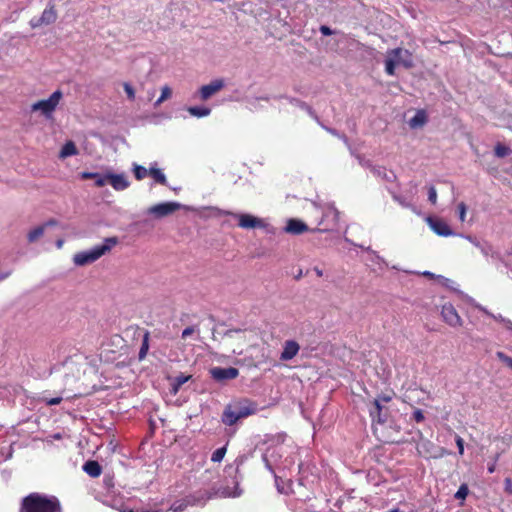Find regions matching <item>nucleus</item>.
I'll list each match as a JSON object with an SVG mask.
<instances>
[{
	"label": "nucleus",
	"mask_w": 512,
	"mask_h": 512,
	"mask_svg": "<svg viewBox=\"0 0 512 512\" xmlns=\"http://www.w3.org/2000/svg\"><path fill=\"white\" fill-rule=\"evenodd\" d=\"M183 206L178 202H162L148 208L147 213L157 219L173 214Z\"/></svg>",
	"instance_id": "nucleus-11"
},
{
	"label": "nucleus",
	"mask_w": 512,
	"mask_h": 512,
	"mask_svg": "<svg viewBox=\"0 0 512 512\" xmlns=\"http://www.w3.org/2000/svg\"><path fill=\"white\" fill-rule=\"evenodd\" d=\"M427 122V115L424 110H418L416 114L409 120L408 124L410 128L417 129L421 128Z\"/></svg>",
	"instance_id": "nucleus-20"
},
{
	"label": "nucleus",
	"mask_w": 512,
	"mask_h": 512,
	"mask_svg": "<svg viewBox=\"0 0 512 512\" xmlns=\"http://www.w3.org/2000/svg\"><path fill=\"white\" fill-rule=\"evenodd\" d=\"M437 279L439 280V282L442 285H444V286H446L448 288H451V289H456L455 288V284L456 283L454 281H452V280H450V279H448V278H446L444 276H441V275L437 276Z\"/></svg>",
	"instance_id": "nucleus-40"
},
{
	"label": "nucleus",
	"mask_w": 512,
	"mask_h": 512,
	"mask_svg": "<svg viewBox=\"0 0 512 512\" xmlns=\"http://www.w3.org/2000/svg\"><path fill=\"white\" fill-rule=\"evenodd\" d=\"M77 152L78 151H77V148H76L74 142L68 141L62 147L59 156H60V158L64 159L66 157L76 155Z\"/></svg>",
	"instance_id": "nucleus-25"
},
{
	"label": "nucleus",
	"mask_w": 512,
	"mask_h": 512,
	"mask_svg": "<svg viewBox=\"0 0 512 512\" xmlns=\"http://www.w3.org/2000/svg\"><path fill=\"white\" fill-rule=\"evenodd\" d=\"M123 87H124V91L127 94V97L130 100H133L135 98V91H134L133 87L129 83H124Z\"/></svg>",
	"instance_id": "nucleus-43"
},
{
	"label": "nucleus",
	"mask_w": 512,
	"mask_h": 512,
	"mask_svg": "<svg viewBox=\"0 0 512 512\" xmlns=\"http://www.w3.org/2000/svg\"><path fill=\"white\" fill-rule=\"evenodd\" d=\"M118 240L115 237L106 238L103 243L93 246L92 248L76 253L73 256V262L76 266H85L97 261L103 255L108 253Z\"/></svg>",
	"instance_id": "nucleus-4"
},
{
	"label": "nucleus",
	"mask_w": 512,
	"mask_h": 512,
	"mask_svg": "<svg viewBox=\"0 0 512 512\" xmlns=\"http://www.w3.org/2000/svg\"><path fill=\"white\" fill-rule=\"evenodd\" d=\"M43 401L48 406H54V405H58L62 401V397L45 398V399H43Z\"/></svg>",
	"instance_id": "nucleus-45"
},
{
	"label": "nucleus",
	"mask_w": 512,
	"mask_h": 512,
	"mask_svg": "<svg viewBox=\"0 0 512 512\" xmlns=\"http://www.w3.org/2000/svg\"><path fill=\"white\" fill-rule=\"evenodd\" d=\"M314 272L316 273V275H317L318 277L323 276V271H322L320 268H318V267H315V268H314Z\"/></svg>",
	"instance_id": "nucleus-58"
},
{
	"label": "nucleus",
	"mask_w": 512,
	"mask_h": 512,
	"mask_svg": "<svg viewBox=\"0 0 512 512\" xmlns=\"http://www.w3.org/2000/svg\"><path fill=\"white\" fill-rule=\"evenodd\" d=\"M320 32L324 36H329V35H331L333 33L332 30L328 26H325V25H322L320 27Z\"/></svg>",
	"instance_id": "nucleus-51"
},
{
	"label": "nucleus",
	"mask_w": 512,
	"mask_h": 512,
	"mask_svg": "<svg viewBox=\"0 0 512 512\" xmlns=\"http://www.w3.org/2000/svg\"><path fill=\"white\" fill-rule=\"evenodd\" d=\"M437 279L439 280V282L442 285H444V286H446L448 288H451V289H456L455 288V284L456 283L454 281H452V280H450V279H448V278H446L444 276H441V275L437 276Z\"/></svg>",
	"instance_id": "nucleus-41"
},
{
	"label": "nucleus",
	"mask_w": 512,
	"mask_h": 512,
	"mask_svg": "<svg viewBox=\"0 0 512 512\" xmlns=\"http://www.w3.org/2000/svg\"><path fill=\"white\" fill-rule=\"evenodd\" d=\"M510 153H511L510 148L505 145L498 144L495 147V154L498 157H505V156L509 155Z\"/></svg>",
	"instance_id": "nucleus-35"
},
{
	"label": "nucleus",
	"mask_w": 512,
	"mask_h": 512,
	"mask_svg": "<svg viewBox=\"0 0 512 512\" xmlns=\"http://www.w3.org/2000/svg\"><path fill=\"white\" fill-rule=\"evenodd\" d=\"M425 221L430 229L438 236L449 237L455 235L447 222L441 218L428 216Z\"/></svg>",
	"instance_id": "nucleus-13"
},
{
	"label": "nucleus",
	"mask_w": 512,
	"mask_h": 512,
	"mask_svg": "<svg viewBox=\"0 0 512 512\" xmlns=\"http://www.w3.org/2000/svg\"><path fill=\"white\" fill-rule=\"evenodd\" d=\"M83 470L91 477H98L101 474V466L97 461H87L83 465Z\"/></svg>",
	"instance_id": "nucleus-23"
},
{
	"label": "nucleus",
	"mask_w": 512,
	"mask_h": 512,
	"mask_svg": "<svg viewBox=\"0 0 512 512\" xmlns=\"http://www.w3.org/2000/svg\"><path fill=\"white\" fill-rule=\"evenodd\" d=\"M365 250L369 253V261H371L374 265H377L379 269L388 267V263L375 251L371 250L369 247L365 248Z\"/></svg>",
	"instance_id": "nucleus-24"
},
{
	"label": "nucleus",
	"mask_w": 512,
	"mask_h": 512,
	"mask_svg": "<svg viewBox=\"0 0 512 512\" xmlns=\"http://www.w3.org/2000/svg\"><path fill=\"white\" fill-rule=\"evenodd\" d=\"M57 19V11L54 4L49 3L40 16V22L44 25L53 24Z\"/></svg>",
	"instance_id": "nucleus-19"
},
{
	"label": "nucleus",
	"mask_w": 512,
	"mask_h": 512,
	"mask_svg": "<svg viewBox=\"0 0 512 512\" xmlns=\"http://www.w3.org/2000/svg\"><path fill=\"white\" fill-rule=\"evenodd\" d=\"M53 440H60L62 439V434L60 433H55L53 435L50 436Z\"/></svg>",
	"instance_id": "nucleus-57"
},
{
	"label": "nucleus",
	"mask_w": 512,
	"mask_h": 512,
	"mask_svg": "<svg viewBox=\"0 0 512 512\" xmlns=\"http://www.w3.org/2000/svg\"><path fill=\"white\" fill-rule=\"evenodd\" d=\"M383 405L380 400L375 399L373 402V408L370 409V416L373 421H377L378 423L386 422L387 415L383 413Z\"/></svg>",
	"instance_id": "nucleus-18"
},
{
	"label": "nucleus",
	"mask_w": 512,
	"mask_h": 512,
	"mask_svg": "<svg viewBox=\"0 0 512 512\" xmlns=\"http://www.w3.org/2000/svg\"><path fill=\"white\" fill-rule=\"evenodd\" d=\"M326 130H327L329 133H331L332 135H335V136L340 137V136H339V134H338L335 130H333V129H329V128H326Z\"/></svg>",
	"instance_id": "nucleus-60"
},
{
	"label": "nucleus",
	"mask_w": 512,
	"mask_h": 512,
	"mask_svg": "<svg viewBox=\"0 0 512 512\" xmlns=\"http://www.w3.org/2000/svg\"><path fill=\"white\" fill-rule=\"evenodd\" d=\"M225 454H226V447L225 446L220 447L213 452V454L211 456V460L213 462H221L223 460Z\"/></svg>",
	"instance_id": "nucleus-32"
},
{
	"label": "nucleus",
	"mask_w": 512,
	"mask_h": 512,
	"mask_svg": "<svg viewBox=\"0 0 512 512\" xmlns=\"http://www.w3.org/2000/svg\"><path fill=\"white\" fill-rule=\"evenodd\" d=\"M187 507V503L184 500L175 501L171 504L170 510L172 512H182Z\"/></svg>",
	"instance_id": "nucleus-36"
},
{
	"label": "nucleus",
	"mask_w": 512,
	"mask_h": 512,
	"mask_svg": "<svg viewBox=\"0 0 512 512\" xmlns=\"http://www.w3.org/2000/svg\"><path fill=\"white\" fill-rule=\"evenodd\" d=\"M455 442H456V445L458 447L459 454L463 455V453H464V440L459 435H456L455 436Z\"/></svg>",
	"instance_id": "nucleus-44"
},
{
	"label": "nucleus",
	"mask_w": 512,
	"mask_h": 512,
	"mask_svg": "<svg viewBox=\"0 0 512 512\" xmlns=\"http://www.w3.org/2000/svg\"><path fill=\"white\" fill-rule=\"evenodd\" d=\"M285 439V435L274 437L262 456L266 468L274 474L276 481L279 477L278 473L290 470L295 463L293 455L296 448L286 444Z\"/></svg>",
	"instance_id": "nucleus-1"
},
{
	"label": "nucleus",
	"mask_w": 512,
	"mask_h": 512,
	"mask_svg": "<svg viewBox=\"0 0 512 512\" xmlns=\"http://www.w3.org/2000/svg\"><path fill=\"white\" fill-rule=\"evenodd\" d=\"M397 66H403L405 68H411L413 66V57L408 50L395 48L387 52L385 60L386 73L391 76L394 75Z\"/></svg>",
	"instance_id": "nucleus-6"
},
{
	"label": "nucleus",
	"mask_w": 512,
	"mask_h": 512,
	"mask_svg": "<svg viewBox=\"0 0 512 512\" xmlns=\"http://www.w3.org/2000/svg\"><path fill=\"white\" fill-rule=\"evenodd\" d=\"M441 316H442L444 322L447 323L451 327H460L463 323L457 310L450 303H446L442 306Z\"/></svg>",
	"instance_id": "nucleus-14"
},
{
	"label": "nucleus",
	"mask_w": 512,
	"mask_h": 512,
	"mask_svg": "<svg viewBox=\"0 0 512 512\" xmlns=\"http://www.w3.org/2000/svg\"><path fill=\"white\" fill-rule=\"evenodd\" d=\"M480 311H482L483 313L491 316L492 318H494L495 320L497 321H504L503 317L501 315H498V316H495V315H492L491 313H489L486 308H484L483 306L481 305H477L476 306Z\"/></svg>",
	"instance_id": "nucleus-46"
},
{
	"label": "nucleus",
	"mask_w": 512,
	"mask_h": 512,
	"mask_svg": "<svg viewBox=\"0 0 512 512\" xmlns=\"http://www.w3.org/2000/svg\"><path fill=\"white\" fill-rule=\"evenodd\" d=\"M190 376L179 375L174 379L173 391L177 393L178 389L189 380Z\"/></svg>",
	"instance_id": "nucleus-33"
},
{
	"label": "nucleus",
	"mask_w": 512,
	"mask_h": 512,
	"mask_svg": "<svg viewBox=\"0 0 512 512\" xmlns=\"http://www.w3.org/2000/svg\"><path fill=\"white\" fill-rule=\"evenodd\" d=\"M300 346L294 340H287L283 344V350L280 355L282 361H289L293 359L299 352Z\"/></svg>",
	"instance_id": "nucleus-16"
},
{
	"label": "nucleus",
	"mask_w": 512,
	"mask_h": 512,
	"mask_svg": "<svg viewBox=\"0 0 512 512\" xmlns=\"http://www.w3.org/2000/svg\"><path fill=\"white\" fill-rule=\"evenodd\" d=\"M225 473L231 477V485L227 482L220 488V493L224 497L236 498L242 494L239 487L240 479L238 477V466L229 465L225 469Z\"/></svg>",
	"instance_id": "nucleus-10"
},
{
	"label": "nucleus",
	"mask_w": 512,
	"mask_h": 512,
	"mask_svg": "<svg viewBox=\"0 0 512 512\" xmlns=\"http://www.w3.org/2000/svg\"><path fill=\"white\" fill-rule=\"evenodd\" d=\"M465 239H467L469 242H471L474 246H476L478 249L483 245V242L478 241L476 238L472 236H464Z\"/></svg>",
	"instance_id": "nucleus-48"
},
{
	"label": "nucleus",
	"mask_w": 512,
	"mask_h": 512,
	"mask_svg": "<svg viewBox=\"0 0 512 512\" xmlns=\"http://www.w3.org/2000/svg\"><path fill=\"white\" fill-rule=\"evenodd\" d=\"M496 357L501 361L503 362L507 367H509L510 369H512V357L506 355L504 352L502 351H498L496 352Z\"/></svg>",
	"instance_id": "nucleus-34"
},
{
	"label": "nucleus",
	"mask_w": 512,
	"mask_h": 512,
	"mask_svg": "<svg viewBox=\"0 0 512 512\" xmlns=\"http://www.w3.org/2000/svg\"><path fill=\"white\" fill-rule=\"evenodd\" d=\"M30 26L32 28H38V27H41L43 26L44 24L40 22V17L39 18H32L29 22Z\"/></svg>",
	"instance_id": "nucleus-49"
},
{
	"label": "nucleus",
	"mask_w": 512,
	"mask_h": 512,
	"mask_svg": "<svg viewBox=\"0 0 512 512\" xmlns=\"http://www.w3.org/2000/svg\"><path fill=\"white\" fill-rule=\"evenodd\" d=\"M133 173L137 180H143L147 175H149V169H146L144 166L134 163Z\"/></svg>",
	"instance_id": "nucleus-29"
},
{
	"label": "nucleus",
	"mask_w": 512,
	"mask_h": 512,
	"mask_svg": "<svg viewBox=\"0 0 512 512\" xmlns=\"http://www.w3.org/2000/svg\"><path fill=\"white\" fill-rule=\"evenodd\" d=\"M422 275H424V276H426V277H430V278H436V279H437V276H438V275H435V274H433V273H431V272H429V271H424V272L422 273Z\"/></svg>",
	"instance_id": "nucleus-56"
},
{
	"label": "nucleus",
	"mask_w": 512,
	"mask_h": 512,
	"mask_svg": "<svg viewBox=\"0 0 512 512\" xmlns=\"http://www.w3.org/2000/svg\"><path fill=\"white\" fill-rule=\"evenodd\" d=\"M229 214L238 219V226L243 229H255L260 228L265 230L267 233L274 234L275 228L270 225L266 219L253 216L251 214H237L225 211H219V215Z\"/></svg>",
	"instance_id": "nucleus-8"
},
{
	"label": "nucleus",
	"mask_w": 512,
	"mask_h": 512,
	"mask_svg": "<svg viewBox=\"0 0 512 512\" xmlns=\"http://www.w3.org/2000/svg\"><path fill=\"white\" fill-rule=\"evenodd\" d=\"M62 98L63 93L60 90H56L49 98L33 103L31 110L33 112L39 111L46 119H52L53 112L56 110Z\"/></svg>",
	"instance_id": "nucleus-9"
},
{
	"label": "nucleus",
	"mask_w": 512,
	"mask_h": 512,
	"mask_svg": "<svg viewBox=\"0 0 512 512\" xmlns=\"http://www.w3.org/2000/svg\"><path fill=\"white\" fill-rule=\"evenodd\" d=\"M468 493H469V489H468L467 485L462 484L459 487V489L457 490V492L455 493V498L464 500L467 497Z\"/></svg>",
	"instance_id": "nucleus-37"
},
{
	"label": "nucleus",
	"mask_w": 512,
	"mask_h": 512,
	"mask_svg": "<svg viewBox=\"0 0 512 512\" xmlns=\"http://www.w3.org/2000/svg\"><path fill=\"white\" fill-rule=\"evenodd\" d=\"M149 350V333L145 332L142 339V344L139 350V360H143Z\"/></svg>",
	"instance_id": "nucleus-28"
},
{
	"label": "nucleus",
	"mask_w": 512,
	"mask_h": 512,
	"mask_svg": "<svg viewBox=\"0 0 512 512\" xmlns=\"http://www.w3.org/2000/svg\"><path fill=\"white\" fill-rule=\"evenodd\" d=\"M210 374L214 380L218 382H223L226 380L235 379L239 375V370L234 367H213L212 369H210Z\"/></svg>",
	"instance_id": "nucleus-15"
},
{
	"label": "nucleus",
	"mask_w": 512,
	"mask_h": 512,
	"mask_svg": "<svg viewBox=\"0 0 512 512\" xmlns=\"http://www.w3.org/2000/svg\"><path fill=\"white\" fill-rule=\"evenodd\" d=\"M195 332L194 328L193 327H186L183 331H182V338L185 339L187 337H189L190 335H192L193 333Z\"/></svg>",
	"instance_id": "nucleus-50"
},
{
	"label": "nucleus",
	"mask_w": 512,
	"mask_h": 512,
	"mask_svg": "<svg viewBox=\"0 0 512 512\" xmlns=\"http://www.w3.org/2000/svg\"><path fill=\"white\" fill-rule=\"evenodd\" d=\"M81 178H97V187H103L104 185L109 183L116 191H123L130 186V181L128 180L127 176L123 173H107L106 175H101L99 173L94 172H82Z\"/></svg>",
	"instance_id": "nucleus-5"
},
{
	"label": "nucleus",
	"mask_w": 512,
	"mask_h": 512,
	"mask_svg": "<svg viewBox=\"0 0 512 512\" xmlns=\"http://www.w3.org/2000/svg\"><path fill=\"white\" fill-rule=\"evenodd\" d=\"M11 274V271L10 270H7V271H0V281L8 278Z\"/></svg>",
	"instance_id": "nucleus-54"
},
{
	"label": "nucleus",
	"mask_w": 512,
	"mask_h": 512,
	"mask_svg": "<svg viewBox=\"0 0 512 512\" xmlns=\"http://www.w3.org/2000/svg\"><path fill=\"white\" fill-rule=\"evenodd\" d=\"M172 95V90L169 86L165 85L161 88V95L160 97L155 101L154 106L158 107L161 105L165 100L169 99Z\"/></svg>",
	"instance_id": "nucleus-27"
},
{
	"label": "nucleus",
	"mask_w": 512,
	"mask_h": 512,
	"mask_svg": "<svg viewBox=\"0 0 512 512\" xmlns=\"http://www.w3.org/2000/svg\"><path fill=\"white\" fill-rule=\"evenodd\" d=\"M93 179H94V181H95V183H96V182H97V178H93Z\"/></svg>",
	"instance_id": "nucleus-63"
},
{
	"label": "nucleus",
	"mask_w": 512,
	"mask_h": 512,
	"mask_svg": "<svg viewBox=\"0 0 512 512\" xmlns=\"http://www.w3.org/2000/svg\"><path fill=\"white\" fill-rule=\"evenodd\" d=\"M0 462H4L12 457V448L11 446L6 448H1L0 451Z\"/></svg>",
	"instance_id": "nucleus-39"
},
{
	"label": "nucleus",
	"mask_w": 512,
	"mask_h": 512,
	"mask_svg": "<svg viewBox=\"0 0 512 512\" xmlns=\"http://www.w3.org/2000/svg\"><path fill=\"white\" fill-rule=\"evenodd\" d=\"M457 211H458L459 220L461 222H464L466 220V212H467L466 204L464 202L458 203Z\"/></svg>",
	"instance_id": "nucleus-38"
},
{
	"label": "nucleus",
	"mask_w": 512,
	"mask_h": 512,
	"mask_svg": "<svg viewBox=\"0 0 512 512\" xmlns=\"http://www.w3.org/2000/svg\"><path fill=\"white\" fill-rule=\"evenodd\" d=\"M481 253L485 257H491L493 259H499V255L496 251H494L493 247L487 242H483V245L479 248Z\"/></svg>",
	"instance_id": "nucleus-26"
},
{
	"label": "nucleus",
	"mask_w": 512,
	"mask_h": 512,
	"mask_svg": "<svg viewBox=\"0 0 512 512\" xmlns=\"http://www.w3.org/2000/svg\"><path fill=\"white\" fill-rule=\"evenodd\" d=\"M187 111L192 117L196 118H204L211 114V109L206 106H190Z\"/></svg>",
	"instance_id": "nucleus-21"
},
{
	"label": "nucleus",
	"mask_w": 512,
	"mask_h": 512,
	"mask_svg": "<svg viewBox=\"0 0 512 512\" xmlns=\"http://www.w3.org/2000/svg\"><path fill=\"white\" fill-rule=\"evenodd\" d=\"M314 213L318 217L321 215L320 219L317 221V229L316 231L325 232L332 230L338 223V211L333 205L326 204L324 206H319L313 204Z\"/></svg>",
	"instance_id": "nucleus-7"
},
{
	"label": "nucleus",
	"mask_w": 512,
	"mask_h": 512,
	"mask_svg": "<svg viewBox=\"0 0 512 512\" xmlns=\"http://www.w3.org/2000/svg\"><path fill=\"white\" fill-rule=\"evenodd\" d=\"M284 231L289 234L298 235L308 231V226L303 221L292 218L287 221Z\"/></svg>",
	"instance_id": "nucleus-17"
},
{
	"label": "nucleus",
	"mask_w": 512,
	"mask_h": 512,
	"mask_svg": "<svg viewBox=\"0 0 512 512\" xmlns=\"http://www.w3.org/2000/svg\"><path fill=\"white\" fill-rule=\"evenodd\" d=\"M428 200L432 204H436L437 202V191L434 186H430L428 190Z\"/></svg>",
	"instance_id": "nucleus-42"
},
{
	"label": "nucleus",
	"mask_w": 512,
	"mask_h": 512,
	"mask_svg": "<svg viewBox=\"0 0 512 512\" xmlns=\"http://www.w3.org/2000/svg\"><path fill=\"white\" fill-rule=\"evenodd\" d=\"M413 419L416 421V422H422L424 420V414L423 412L420 410V409H416L414 412H413Z\"/></svg>",
	"instance_id": "nucleus-47"
},
{
	"label": "nucleus",
	"mask_w": 512,
	"mask_h": 512,
	"mask_svg": "<svg viewBox=\"0 0 512 512\" xmlns=\"http://www.w3.org/2000/svg\"><path fill=\"white\" fill-rule=\"evenodd\" d=\"M149 175L154 179V181L161 185L167 184V178L163 171L156 167V163L151 165L149 168Z\"/></svg>",
	"instance_id": "nucleus-22"
},
{
	"label": "nucleus",
	"mask_w": 512,
	"mask_h": 512,
	"mask_svg": "<svg viewBox=\"0 0 512 512\" xmlns=\"http://www.w3.org/2000/svg\"><path fill=\"white\" fill-rule=\"evenodd\" d=\"M291 103L300 104V102L298 100H291ZM301 105H303V104L301 103Z\"/></svg>",
	"instance_id": "nucleus-61"
},
{
	"label": "nucleus",
	"mask_w": 512,
	"mask_h": 512,
	"mask_svg": "<svg viewBox=\"0 0 512 512\" xmlns=\"http://www.w3.org/2000/svg\"><path fill=\"white\" fill-rule=\"evenodd\" d=\"M21 512H61V506L54 496L32 493L23 499Z\"/></svg>",
	"instance_id": "nucleus-2"
},
{
	"label": "nucleus",
	"mask_w": 512,
	"mask_h": 512,
	"mask_svg": "<svg viewBox=\"0 0 512 512\" xmlns=\"http://www.w3.org/2000/svg\"><path fill=\"white\" fill-rule=\"evenodd\" d=\"M505 490L512 494V482L509 478L505 479Z\"/></svg>",
	"instance_id": "nucleus-53"
},
{
	"label": "nucleus",
	"mask_w": 512,
	"mask_h": 512,
	"mask_svg": "<svg viewBox=\"0 0 512 512\" xmlns=\"http://www.w3.org/2000/svg\"><path fill=\"white\" fill-rule=\"evenodd\" d=\"M63 244H64V241H63V240H58V241L56 242V246H57V248H58V249H61V248H62V246H63Z\"/></svg>",
	"instance_id": "nucleus-59"
},
{
	"label": "nucleus",
	"mask_w": 512,
	"mask_h": 512,
	"mask_svg": "<svg viewBox=\"0 0 512 512\" xmlns=\"http://www.w3.org/2000/svg\"><path fill=\"white\" fill-rule=\"evenodd\" d=\"M392 197L402 207L409 208L412 211L416 212V208L414 207V205L412 204V202L410 200H407L405 197H403L401 195H398V194H395V193L392 195Z\"/></svg>",
	"instance_id": "nucleus-30"
},
{
	"label": "nucleus",
	"mask_w": 512,
	"mask_h": 512,
	"mask_svg": "<svg viewBox=\"0 0 512 512\" xmlns=\"http://www.w3.org/2000/svg\"><path fill=\"white\" fill-rule=\"evenodd\" d=\"M487 469L489 473H494L496 470V462L489 464Z\"/></svg>",
	"instance_id": "nucleus-55"
},
{
	"label": "nucleus",
	"mask_w": 512,
	"mask_h": 512,
	"mask_svg": "<svg viewBox=\"0 0 512 512\" xmlns=\"http://www.w3.org/2000/svg\"><path fill=\"white\" fill-rule=\"evenodd\" d=\"M224 86L225 82L223 79H214L210 83L201 86L198 92L194 95V98L201 101H207L224 88Z\"/></svg>",
	"instance_id": "nucleus-12"
},
{
	"label": "nucleus",
	"mask_w": 512,
	"mask_h": 512,
	"mask_svg": "<svg viewBox=\"0 0 512 512\" xmlns=\"http://www.w3.org/2000/svg\"><path fill=\"white\" fill-rule=\"evenodd\" d=\"M43 234H44V226L35 227L28 233V236H27L28 241L33 243V242L37 241Z\"/></svg>",
	"instance_id": "nucleus-31"
},
{
	"label": "nucleus",
	"mask_w": 512,
	"mask_h": 512,
	"mask_svg": "<svg viewBox=\"0 0 512 512\" xmlns=\"http://www.w3.org/2000/svg\"><path fill=\"white\" fill-rule=\"evenodd\" d=\"M153 95H154V91L149 92V96H150V98H151V97H153Z\"/></svg>",
	"instance_id": "nucleus-62"
},
{
	"label": "nucleus",
	"mask_w": 512,
	"mask_h": 512,
	"mask_svg": "<svg viewBox=\"0 0 512 512\" xmlns=\"http://www.w3.org/2000/svg\"><path fill=\"white\" fill-rule=\"evenodd\" d=\"M257 406L250 400L243 399L233 404L226 406L223 411L221 420L225 425L232 426L240 419L246 418L255 414Z\"/></svg>",
	"instance_id": "nucleus-3"
},
{
	"label": "nucleus",
	"mask_w": 512,
	"mask_h": 512,
	"mask_svg": "<svg viewBox=\"0 0 512 512\" xmlns=\"http://www.w3.org/2000/svg\"><path fill=\"white\" fill-rule=\"evenodd\" d=\"M376 399L380 400L381 403H388L391 401L392 397L390 395H380Z\"/></svg>",
	"instance_id": "nucleus-52"
}]
</instances>
